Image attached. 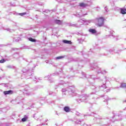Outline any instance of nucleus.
<instances>
[{
    "mask_svg": "<svg viewBox=\"0 0 126 126\" xmlns=\"http://www.w3.org/2000/svg\"><path fill=\"white\" fill-rule=\"evenodd\" d=\"M67 91L69 95H72V96L76 95L75 94V88L74 86H69L67 87V89L63 88L62 89V92H65Z\"/></svg>",
    "mask_w": 126,
    "mask_h": 126,
    "instance_id": "nucleus-1",
    "label": "nucleus"
},
{
    "mask_svg": "<svg viewBox=\"0 0 126 126\" xmlns=\"http://www.w3.org/2000/svg\"><path fill=\"white\" fill-rule=\"evenodd\" d=\"M92 94H83L81 95L79 98L77 99L78 103H81V102H84L85 103H89V98H90V95H92Z\"/></svg>",
    "mask_w": 126,
    "mask_h": 126,
    "instance_id": "nucleus-2",
    "label": "nucleus"
},
{
    "mask_svg": "<svg viewBox=\"0 0 126 126\" xmlns=\"http://www.w3.org/2000/svg\"><path fill=\"white\" fill-rule=\"evenodd\" d=\"M91 69H96V72L98 73H101L102 74H105V73H107V71L106 70H101V68L99 67L97 65V63H94L91 64Z\"/></svg>",
    "mask_w": 126,
    "mask_h": 126,
    "instance_id": "nucleus-3",
    "label": "nucleus"
},
{
    "mask_svg": "<svg viewBox=\"0 0 126 126\" xmlns=\"http://www.w3.org/2000/svg\"><path fill=\"white\" fill-rule=\"evenodd\" d=\"M31 71V70H29L28 71L27 74H28V77L27 78L28 79L29 78H32V79H33L34 81H39V80H41L42 78H38L37 79V77L36 76H34V74L33 73H30L29 72Z\"/></svg>",
    "mask_w": 126,
    "mask_h": 126,
    "instance_id": "nucleus-4",
    "label": "nucleus"
},
{
    "mask_svg": "<svg viewBox=\"0 0 126 126\" xmlns=\"http://www.w3.org/2000/svg\"><path fill=\"white\" fill-rule=\"evenodd\" d=\"M105 84H106V83L103 84V85H102L101 87H100V86L96 87L95 86H92L91 87V89H92V90H93V91L94 92H99V91H100V89H102V88L106 89V85Z\"/></svg>",
    "mask_w": 126,
    "mask_h": 126,
    "instance_id": "nucleus-5",
    "label": "nucleus"
},
{
    "mask_svg": "<svg viewBox=\"0 0 126 126\" xmlns=\"http://www.w3.org/2000/svg\"><path fill=\"white\" fill-rule=\"evenodd\" d=\"M95 21L97 22V26H99V27H102V26L104 25V21H105V19L102 17H100L95 19Z\"/></svg>",
    "mask_w": 126,
    "mask_h": 126,
    "instance_id": "nucleus-6",
    "label": "nucleus"
},
{
    "mask_svg": "<svg viewBox=\"0 0 126 126\" xmlns=\"http://www.w3.org/2000/svg\"><path fill=\"white\" fill-rule=\"evenodd\" d=\"M98 99V95L97 94H94L92 98L91 99H89V103L90 104H96V102H97Z\"/></svg>",
    "mask_w": 126,
    "mask_h": 126,
    "instance_id": "nucleus-7",
    "label": "nucleus"
},
{
    "mask_svg": "<svg viewBox=\"0 0 126 126\" xmlns=\"http://www.w3.org/2000/svg\"><path fill=\"white\" fill-rule=\"evenodd\" d=\"M23 94L26 96H30V95L33 94V90H27L25 89L23 91Z\"/></svg>",
    "mask_w": 126,
    "mask_h": 126,
    "instance_id": "nucleus-8",
    "label": "nucleus"
},
{
    "mask_svg": "<svg viewBox=\"0 0 126 126\" xmlns=\"http://www.w3.org/2000/svg\"><path fill=\"white\" fill-rule=\"evenodd\" d=\"M78 22H82V24H84L85 25H88L90 23H91V20H86L80 19L78 21Z\"/></svg>",
    "mask_w": 126,
    "mask_h": 126,
    "instance_id": "nucleus-9",
    "label": "nucleus"
},
{
    "mask_svg": "<svg viewBox=\"0 0 126 126\" xmlns=\"http://www.w3.org/2000/svg\"><path fill=\"white\" fill-rule=\"evenodd\" d=\"M83 77H86V78H92V79H95L96 76L95 75H89V76H86V74L84 72H82Z\"/></svg>",
    "mask_w": 126,
    "mask_h": 126,
    "instance_id": "nucleus-10",
    "label": "nucleus"
},
{
    "mask_svg": "<svg viewBox=\"0 0 126 126\" xmlns=\"http://www.w3.org/2000/svg\"><path fill=\"white\" fill-rule=\"evenodd\" d=\"M87 13L84 14H82L81 12H79L78 11H76V14L75 15V16H76L77 17H82L83 16H85V15H87Z\"/></svg>",
    "mask_w": 126,
    "mask_h": 126,
    "instance_id": "nucleus-11",
    "label": "nucleus"
},
{
    "mask_svg": "<svg viewBox=\"0 0 126 126\" xmlns=\"http://www.w3.org/2000/svg\"><path fill=\"white\" fill-rule=\"evenodd\" d=\"M112 119H115L116 121H122V115H114Z\"/></svg>",
    "mask_w": 126,
    "mask_h": 126,
    "instance_id": "nucleus-12",
    "label": "nucleus"
},
{
    "mask_svg": "<svg viewBox=\"0 0 126 126\" xmlns=\"http://www.w3.org/2000/svg\"><path fill=\"white\" fill-rule=\"evenodd\" d=\"M13 93V91H12V90L6 91L3 92V94L5 95H9L12 94Z\"/></svg>",
    "mask_w": 126,
    "mask_h": 126,
    "instance_id": "nucleus-13",
    "label": "nucleus"
},
{
    "mask_svg": "<svg viewBox=\"0 0 126 126\" xmlns=\"http://www.w3.org/2000/svg\"><path fill=\"white\" fill-rule=\"evenodd\" d=\"M67 25L68 26H71L72 27H77L78 28H79V27H80V25L78 26L77 24L68 23L67 24Z\"/></svg>",
    "mask_w": 126,
    "mask_h": 126,
    "instance_id": "nucleus-14",
    "label": "nucleus"
},
{
    "mask_svg": "<svg viewBox=\"0 0 126 126\" xmlns=\"http://www.w3.org/2000/svg\"><path fill=\"white\" fill-rule=\"evenodd\" d=\"M89 32L91 33V34H94L95 35L97 34V31H96L95 29H91L89 30Z\"/></svg>",
    "mask_w": 126,
    "mask_h": 126,
    "instance_id": "nucleus-15",
    "label": "nucleus"
},
{
    "mask_svg": "<svg viewBox=\"0 0 126 126\" xmlns=\"http://www.w3.org/2000/svg\"><path fill=\"white\" fill-rule=\"evenodd\" d=\"M63 110L64 112H66V113H69V112H70V108H69V106H65L63 108Z\"/></svg>",
    "mask_w": 126,
    "mask_h": 126,
    "instance_id": "nucleus-16",
    "label": "nucleus"
},
{
    "mask_svg": "<svg viewBox=\"0 0 126 126\" xmlns=\"http://www.w3.org/2000/svg\"><path fill=\"white\" fill-rule=\"evenodd\" d=\"M79 6H80V7H82V8H84V7H86V6H87V4L85 3L84 2H81L79 3Z\"/></svg>",
    "mask_w": 126,
    "mask_h": 126,
    "instance_id": "nucleus-17",
    "label": "nucleus"
},
{
    "mask_svg": "<svg viewBox=\"0 0 126 126\" xmlns=\"http://www.w3.org/2000/svg\"><path fill=\"white\" fill-rule=\"evenodd\" d=\"M54 22L56 24H58V25H62L63 24V21H61L60 20H55Z\"/></svg>",
    "mask_w": 126,
    "mask_h": 126,
    "instance_id": "nucleus-18",
    "label": "nucleus"
},
{
    "mask_svg": "<svg viewBox=\"0 0 126 126\" xmlns=\"http://www.w3.org/2000/svg\"><path fill=\"white\" fill-rule=\"evenodd\" d=\"M65 82H63V81H60L59 82V83L58 84V86H56L55 87V88L57 89L58 88V87H60V85H63V84H64Z\"/></svg>",
    "mask_w": 126,
    "mask_h": 126,
    "instance_id": "nucleus-19",
    "label": "nucleus"
},
{
    "mask_svg": "<svg viewBox=\"0 0 126 126\" xmlns=\"http://www.w3.org/2000/svg\"><path fill=\"white\" fill-rule=\"evenodd\" d=\"M13 41L14 42H18V41H20V37H19L18 36L14 37Z\"/></svg>",
    "mask_w": 126,
    "mask_h": 126,
    "instance_id": "nucleus-20",
    "label": "nucleus"
},
{
    "mask_svg": "<svg viewBox=\"0 0 126 126\" xmlns=\"http://www.w3.org/2000/svg\"><path fill=\"white\" fill-rule=\"evenodd\" d=\"M63 43L64 44H69V45H71L72 42L70 40H63Z\"/></svg>",
    "mask_w": 126,
    "mask_h": 126,
    "instance_id": "nucleus-21",
    "label": "nucleus"
},
{
    "mask_svg": "<svg viewBox=\"0 0 126 126\" xmlns=\"http://www.w3.org/2000/svg\"><path fill=\"white\" fill-rule=\"evenodd\" d=\"M121 13L122 14H126V9L121 8Z\"/></svg>",
    "mask_w": 126,
    "mask_h": 126,
    "instance_id": "nucleus-22",
    "label": "nucleus"
},
{
    "mask_svg": "<svg viewBox=\"0 0 126 126\" xmlns=\"http://www.w3.org/2000/svg\"><path fill=\"white\" fill-rule=\"evenodd\" d=\"M28 120V116L27 115H25L24 117L22 119V122H26Z\"/></svg>",
    "mask_w": 126,
    "mask_h": 126,
    "instance_id": "nucleus-23",
    "label": "nucleus"
},
{
    "mask_svg": "<svg viewBox=\"0 0 126 126\" xmlns=\"http://www.w3.org/2000/svg\"><path fill=\"white\" fill-rule=\"evenodd\" d=\"M102 117L98 116L95 117V119H94V120H95V121L98 122V121H99V120H102Z\"/></svg>",
    "mask_w": 126,
    "mask_h": 126,
    "instance_id": "nucleus-24",
    "label": "nucleus"
},
{
    "mask_svg": "<svg viewBox=\"0 0 126 126\" xmlns=\"http://www.w3.org/2000/svg\"><path fill=\"white\" fill-rule=\"evenodd\" d=\"M75 124H77V125H81V123H83V120L80 121L79 120H76L75 121Z\"/></svg>",
    "mask_w": 126,
    "mask_h": 126,
    "instance_id": "nucleus-25",
    "label": "nucleus"
},
{
    "mask_svg": "<svg viewBox=\"0 0 126 126\" xmlns=\"http://www.w3.org/2000/svg\"><path fill=\"white\" fill-rule=\"evenodd\" d=\"M13 58H14V59H18V58H19V54L18 53H16L13 54Z\"/></svg>",
    "mask_w": 126,
    "mask_h": 126,
    "instance_id": "nucleus-26",
    "label": "nucleus"
},
{
    "mask_svg": "<svg viewBox=\"0 0 126 126\" xmlns=\"http://www.w3.org/2000/svg\"><path fill=\"white\" fill-rule=\"evenodd\" d=\"M49 95H50L51 96H57V93H54L53 92H50Z\"/></svg>",
    "mask_w": 126,
    "mask_h": 126,
    "instance_id": "nucleus-27",
    "label": "nucleus"
},
{
    "mask_svg": "<svg viewBox=\"0 0 126 126\" xmlns=\"http://www.w3.org/2000/svg\"><path fill=\"white\" fill-rule=\"evenodd\" d=\"M67 1H68V0H59L58 2H60V3H63L64 2H66Z\"/></svg>",
    "mask_w": 126,
    "mask_h": 126,
    "instance_id": "nucleus-28",
    "label": "nucleus"
},
{
    "mask_svg": "<svg viewBox=\"0 0 126 126\" xmlns=\"http://www.w3.org/2000/svg\"><path fill=\"white\" fill-rule=\"evenodd\" d=\"M120 87H121L122 88H126V83H122Z\"/></svg>",
    "mask_w": 126,
    "mask_h": 126,
    "instance_id": "nucleus-29",
    "label": "nucleus"
},
{
    "mask_svg": "<svg viewBox=\"0 0 126 126\" xmlns=\"http://www.w3.org/2000/svg\"><path fill=\"white\" fill-rule=\"evenodd\" d=\"M29 41H30L31 42H36V40L35 39L32 38V37H30L28 38Z\"/></svg>",
    "mask_w": 126,
    "mask_h": 126,
    "instance_id": "nucleus-30",
    "label": "nucleus"
},
{
    "mask_svg": "<svg viewBox=\"0 0 126 126\" xmlns=\"http://www.w3.org/2000/svg\"><path fill=\"white\" fill-rule=\"evenodd\" d=\"M104 99L105 100V101L104 100V102H107V101H109V100H110V98H109V97H108L107 95H104Z\"/></svg>",
    "mask_w": 126,
    "mask_h": 126,
    "instance_id": "nucleus-31",
    "label": "nucleus"
},
{
    "mask_svg": "<svg viewBox=\"0 0 126 126\" xmlns=\"http://www.w3.org/2000/svg\"><path fill=\"white\" fill-rule=\"evenodd\" d=\"M50 78H51V77L50 76H48L47 77H45V79H48V80H50V82H53V80H50Z\"/></svg>",
    "mask_w": 126,
    "mask_h": 126,
    "instance_id": "nucleus-32",
    "label": "nucleus"
},
{
    "mask_svg": "<svg viewBox=\"0 0 126 126\" xmlns=\"http://www.w3.org/2000/svg\"><path fill=\"white\" fill-rule=\"evenodd\" d=\"M64 58V56H59L56 58V60H62V59H63Z\"/></svg>",
    "mask_w": 126,
    "mask_h": 126,
    "instance_id": "nucleus-33",
    "label": "nucleus"
},
{
    "mask_svg": "<svg viewBox=\"0 0 126 126\" xmlns=\"http://www.w3.org/2000/svg\"><path fill=\"white\" fill-rule=\"evenodd\" d=\"M27 14V13L26 12L21 13H19L18 15H21V16H23V15H26Z\"/></svg>",
    "mask_w": 126,
    "mask_h": 126,
    "instance_id": "nucleus-34",
    "label": "nucleus"
},
{
    "mask_svg": "<svg viewBox=\"0 0 126 126\" xmlns=\"http://www.w3.org/2000/svg\"><path fill=\"white\" fill-rule=\"evenodd\" d=\"M109 53H112L113 52H115V48H111L109 50Z\"/></svg>",
    "mask_w": 126,
    "mask_h": 126,
    "instance_id": "nucleus-35",
    "label": "nucleus"
},
{
    "mask_svg": "<svg viewBox=\"0 0 126 126\" xmlns=\"http://www.w3.org/2000/svg\"><path fill=\"white\" fill-rule=\"evenodd\" d=\"M5 60L4 59H1V60H0V63H5Z\"/></svg>",
    "mask_w": 126,
    "mask_h": 126,
    "instance_id": "nucleus-36",
    "label": "nucleus"
},
{
    "mask_svg": "<svg viewBox=\"0 0 126 126\" xmlns=\"http://www.w3.org/2000/svg\"><path fill=\"white\" fill-rule=\"evenodd\" d=\"M6 30H7V31H9V32H14V30H11L10 29H6Z\"/></svg>",
    "mask_w": 126,
    "mask_h": 126,
    "instance_id": "nucleus-37",
    "label": "nucleus"
},
{
    "mask_svg": "<svg viewBox=\"0 0 126 126\" xmlns=\"http://www.w3.org/2000/svg\"><path fill=\"white\" fill-rule=\"evenodd\" d=\"M110 34L111 35H110L109 36H114V35L113 34V33H114V31H111L110 32Z\"/></svg>",
    "mask_w": 126,
    "mask_h": 126,
    "instance_id": "nucleus-38",
    "label": "nucleus"
},
{
    "mask_svg": "<svg viewBox=\"0 0 126 126\" xmlns=\"http://www.w3.org/2000/svg\"><path fill=\"white\" fill-rule=\"evenodd\" d=\"M22 38H24V37H26V34H23L21 35Z\"/></svg>",
    "mask_w": 126,
    "mask_h": 126,
    "instance_id": "nucleus-39",
    "label": "nucleus"
},
{
    "mask_svg": "<svg viewBox=\"0 0 126 126\" xmlns=\"http://www.w3.org/2000/svg\"><path fill=\"white\" fill-rule=\"evenodd\" d=\"M75 115L76 116H80V113L78 112H76V113H75Z\"/></svg>",
    "mask_w": 126,
    "mask_h": 126,
    "instance_id": "nucleus-40",
    "label": "nucleus"
},
{
    "mask_svg": "<svg viewBox=\"0 0 126 126\" xmlns=\"http://www.w3.org/2000/svg\"><path fill=\"white\" fill-rule=\"evenodd\" d=\"M15 102H16V101L14 100H12L11 101V103H12V104H15Z\"/></svg>",
    "mask_w": 126,
    "mask_h": 126,
    "instance_id": "nucleus-41",
    "label": "nucleus"
},
{
    "mask_svg": "<svg viewBox=\"0 0 126 126\" xmlns=\"http://www.w3.org/2000/svg\"><path fill=\"white\" fill-rule=\"evenodd\" d=\"M104 9H105V11H106V12H108V8L107 7H105V8H104Z\"/></svg>",
    "mask_w": 126,
    "mask_h": 126,
    "instance_id": "nucleus-42",
    "label": "nucleus"
},
{
    "mask_svg": "<svg viewBox=\"0 0 126 126\" xmlns=\"http://www.w3.org/2000/svg\"><path fill=\"white\" fill-rule=\"evenodd\" d=\"M96 10H100V7L97 6L96 7Z\"/></svg>",
    "mask_w": 126,
    "mask_h": 126,
    "instance_id": "nucleus-43",
    "label": "nucleus"
},
{
    "mask_svg": "<svg viewBox=\"0 0 126 126\" xmlns=\"http://www.w3.org/2000/svg\"><path fill=\"white\" fill-rule=\"evenodd\" d=\"M37 121H39V122H42V120L39 119V118H37V119H36Z\"/></svg>",
    "mask_w": 126,
    "mask_h": 126,
    "instance_id": "nucleus-44",
    "label": "nucleus"
},
{
    "mask_svg": "<svg viewBox=\"0 0 126 126\" xmlns=\"http://www.w3.org/2000/svg\"><path fill=\"white\" fill-rule=\"evenodd\" d=\"M33 118H34V119H35V120H37V118H36V116H35V115H33Z\"/></svg>",
    "mask_w": 126,
    "mask_h": 126,
    "instance_id": "nucleus-45",
    "label": "nucleus"
},
{
    "mask_svg": "<svg viewBox=\"0 0 126 126\" xmlns=\"http://www.w3.org/2000/svg\"><path fill=\"white\" fill-rule=\"evenodd\" d=\"M49 12V11L48 10H45V11H44V12H46L48 13Z\"/></svg>",
    "mask_w": 126,
    "mask_h": 126,
    "instance_id": "nucleus-46",
    "label": "nucleus"
},
{
    "mask_svg": "<svg viewBox=\"0 0 126 126\" xmlns=\"http://www.w3.org/2000/svg\"><path fill=\"white\" fill-rule=\"evenodd\" d=\"M105 80H107L108 81H109V80H108V79L107 78V77H105Z\"/></svg>",
    "mask_w": 126,
    "mask_h": 126,
    "instance_id": "nucleus-47",
    "label": "nucleus"
},
{
    "mask_svg": "<svg viewBox=\"0 0 126 126\" xmlns=\"http://www.w3.org/2000/svg\"><path fill=\"white\" fill-rule=\"evenodd\" d=\"M104 55V56H108V55H107V54H105Z\"/></svg>",
    "mask_w": 126,
    "mask_h": 126,
    "instance_id": "nucleus-48",
    "label": "nucleus"
},
{
    "mask_svg": "<svg viewBox=\"0 0 126 126\" xmlns=\"http://www.w3.org/2000/svg\"><path fill=\"white\" fill-rule=\"evenodd\" d=\"M47 63H48V61H45Z\"/></svg>",
    "mask_w": 126,
    "mask_h": 126,
    "instance_id": "nucleus-49",
    "label": "nucleus"
},
{
    "mask_svg": "<svg viewBox=\"0 0 126 126\" xmlns=\"http://www.w3.org/2000/svg\"><path fill=\"white\" fill-rule=\"evenodd\" d=\"M48 122V120H45V122Z\"/></svg>",
    "mask_w": 126,
    "mask_h": 126,
    "instance_id": "nucleus-50",
    "label": "nucleus"
},
{
    "mask_svg": "<svg viewBox=\"0 0 126 126\" xmlns=\"http://www.w3.org/2000/svg\"><path fill=\"white\" fill-rule=\"evenodd\" d=\"M42 126L45 125V124H41Z\"/></svg>",
    "mask_w": 126,
    "mask_h": 126,
    "instance_id": "nucleus-51",
    "label": "nucleus"
},
{
    "mask_svg": "<svg viewBox=\"0 0 126 126\" xmlns=\"http://www.w3.org/2000/svg\"><path fill=\"white\" fill-rule=\"evenodd\" d=\"M33 69H32V72H33Z\"/></svg>",
    "mask_w": 126,
    "mask_h": 126,
    "instance_id": "nucleus-52",
    "label": "nucleus"
},
{
    "mask_svg": "<svg viewBox=\"0 0 126 126\" xmlns=\"http://www.w3.org/2000/svg\"><path fill=\"white\" fill-rule=\"evenodd\" d=\"M8 67H10V66H8Z\"/></svg>",
    "mask_w": 126,
    "mask_h": 126,
    "instance_id": "nucleus-53",
    "label": "nucleus"
},
{
    "mask_svg": "<svg viewBox=\"0 0 126 126\" xmlns=\"http://www.w3.org/2000/svg\"><path fill=\"white\" fill-rule=\"evenodd\" d=\"M124 21H126V19H125V20H124Z\"/></svg>",
    "mask_w": 126,
    "mask_h": 126,
    "instance_id": "nucleus-54",
    "label": "nucleus"
},
{
    "mask_svg": "<svg viewBox=\"0 0 126 126\" xmlns=\"http://www.w3.org/2000/svg\"><path fill=\"white\" fill-rule=\"evenodd\" d=\"M2 110H5V109H2Z\"/></svg>",
    "mask_w": 126,
    "mask_h": 126,
    "instance_id": "nucleus-55",
    "label": "nucleus"
},
{
    "mask_svg": "<svg viewBox=\"0 0 126 126\" xmlns=\"http://www.w3.org/2000/svg\"><path fill=\"white\" fill-rule=\"evenodd\" d=\"M63 94H64H64H63Z\"/></svg>",
    "mask_w": 126,
    "mask_h": 126,
    "instance_id": "nucleus-56",
    "label": "nucleus"
},
{
    "mask_svg": "<svg viewBox=\"0 0 126 126\" xmlns=\"http://www.w3.org/2000/svg\"><path fill=\"white\" fill-rule=\"evenodd\" d=\"M57 115H59L58 113H57Z\"/></svg>",
    "mask_w": 126,
    "mask_h": 126,
    "instance_id": "nucleus-57",
    "label": "nucleus"
},
{
    "mask_svg": "<svg viewBox=\"0 0 126 126\" xmlns=\"http://www.w3.org/2000/svg\"><path fill=\"white\" fill-rule=\"evenodd\" d=\"M125 118H126V116H125Z\"/></svg>",
    "mask_w": 126,
    "mask_h": 126,
    "instance_id": "nucleus-58",
    "label": "nucleus"
}]
</instances>
